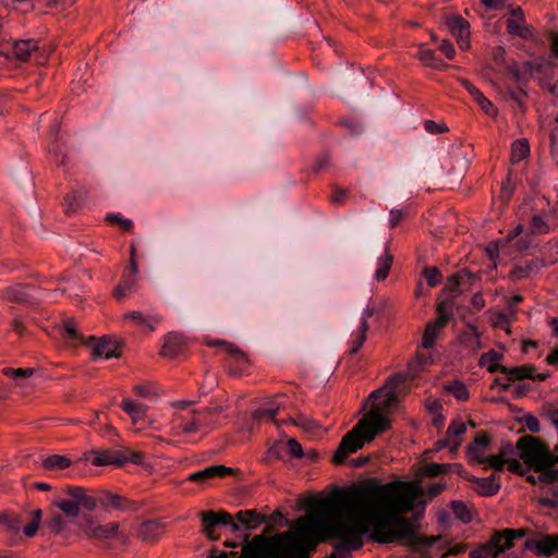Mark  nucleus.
Here are the masks:
<instances>
[{"label":"nucleus","mask_w":558,"mask_h":558,"mask_svg":"<svg viewBox=\"0 0 558 558\" xmlns=\"http://www.w3.org/2000/svg\"><path fill=\"white\" fill-rule=\"evenodd\" d=\"M366 332L367 330L359 329L356 332L355 338L351 341V348L349 350V353L351 355H354L359 352L361 347L364 344L366 340Z\"/></svg>","instance_id":"de8ad7c7"},{"label":"nucleus","mask_w":558,"mask_h":558,"mask_svg":"<svg viewBox=\"0 0 558 558\" xmlns=\"http://www.w3.org/2000/svg\"><path fill=\"white\" fill-rule=\"evenodd\" d=\"M235 519L246 530H254L263 523H267L268 519L266 515L258 513L256 510H241L235 514Z\"/></svg>","instance_id":"6ab92c4d"},{"label":"nucleus","mask_w":558,"mask_h":558,"mask_svg":"<svg viewBox=\"0 0 558 558\" xmlns=\"http://www.w3.org/2000/svg\"><path fill=\"white\" fill-rule=\"evenodd\" d=\"M31 522L23 526V533L27 537L36 535L43 518V511L36 509L29 513ZM23 519L16 514L0 515V526H3L8 532L16 535L22 530Z\"/></svg>","instance_id":"39448f33"},{"label":"nucleus","mask_w":558,"mask_h":558,"mask_svg":"<svg viewBox=\"0 0 558 558\" xmlns=\"http://www.w3.org/2000/svg\"><path fill=\"white\" fill-rule=\"evenodd\" d=\"M331 536L342 546L356 549L361 546V535L364 532L362 523L353 517H340L329 525Z\"/></svg>","instance_id":"20e7f679"},{"label":"nucleus","mask_w":558,"mask_h":558,"mask_svg":"<svg viewBox=\"0 0 558 558\" xmlns=\"http://www.w3.org/2000/svg\"><path fill=\"white\" fill-rule=\"evenodd\" d=\"M446 26L457 39L461 49L469 48L470 24L468 21L460 15H448L446 17Z\"/></svg>","instance_id":"9d476101"},{"label":"nucleus","mask_w":558,"mask_h":558,"mask_svg":"<svg viewBox=\"0 0 558 558\" xmlns=\"http://www.w3.org/2000/svg\"><path fill=\"white\" fill-rule=\"evenodd\" d=\"M61 336L68 345L78 347L81 344H86L88 347H92L93 360H108L111 357L119 356V347L116 341H112L109 337H102L97 342H95L96 339L94 337L85 338L76 329V324L74 320L64 322L61 328Z\"/></svg>","instance_id":"7ed1b4c3"},{"label":"nucleus","mask_w":558,"mask_h":558,"mask_svg":"<svg viewBox=\"0 0 558 558\" xmlns=\"http://www.w3.org/2000/svg\"><path fill=\"white\" fill-rule=\"evenodd\" d=\"M446 469H447V465L446 464H439V463H428L426 466H425V474L427 476H438L442 473L446 472Z\"/></svg>","instance_id":"13d9d810"},{"label":"nucleus","mask_w":558,"mask_h":558,"mask_svg":"<svg viewBox=\"0 0 558 558\" xmlns=\"http://www.w3.org/2000/svg\"><path fill=\"white\" fill-rule=\"evenodd\" d=\"M66 495L75 499L80 511L81 509L87 512L93 511L98 502V497L95 498L92 495H87L85 489L80 486H68Z\"/></svg>","instance_id":"dca6fc26"},{"label":"nucleus","mask_w":558,"mask_h":558,"mask_svg":"<svg viewBox=\"0 0 558 558\" xmlns=\"http://www.w3.org/2000/svg\"><path fill=\"white\" fill-rule=\"evenodd\" d=\"M71 465V460L64 456L52 454L43 460L46 471L64 470Z\"/></svg>","instance_id":"c85d7f7f"},{"label":"nucleus","mask_w":558,"mask_h":558,"mask_svg":"<svg viewBox=\"0 0 558 558\" xmlns=\"http://www.w3.org/2000/svg\"><path fill=\"white\" fill-rule=\"evenodd\" d=\"M66 213H75L82 205L83 196L81 193L74 192L65 196Z\"/></svg>","instance_id":"a18cd8bd"},{"label":"nucleus","mask_w":558,"mask_h":558,"mask_svg":"<svg viewBox=\"0 0 558 558\" xmlns=\"http://www.w3.org/2000/svg\"><path fill=\"white\" fill-rule=\"evenodd\" d=\"M438 48L448 59H452L456 54V50L450 40H442Z\"/></svg>","instance_id":"680f3d73"},{"label":"nucleus","mask_w":558,"mask_h":558,"mask_svg":"<svg viewBox=\"0 0 558 558\" xmlns=\"http://www.w3.org/2000/svg\"><path fill=\"white\" fill-rule=\"evenodd\" d=\"M524 547L538 556L549 557L558 553V534H547L541 539L529 538Z\"/></svg>","instance_id":"9b49d317"},{"label":"nucleus","mask_w":558,"mask_h":558,"mask_svg":"<svg viewBox=\"0 0 558 558\" xmlns=\"http://www.w3.org/2000/svg\"><path fill=\"white\" fill-rule=\"evenodd\" d=\"M451 508L456 517L462 520L463 522H469L471 520V512L463 501L453 500L451 502Z\"/></svg>","instance_id":"58836bf2"},{"label":"nucleus","mask_w":558,"mask_h":558,"mask_svg":"<svg viewBox=\"0 0 558 558\" xmlns=\"http://www.w3.org/2000/svg\"><path fill=\"white\" fill-rule=\"evenodd\" d=\"M474 100L477 102V105L481 107V109L490 117H496L498 111L496 107L493 105V102L487 99L484 94L481 92L480 94H476V97Z\"/></svg>","instance_id":"ea45409f"},{"label":"nucleus","mask_w":558,"mask_h":558,"mask_svg":"<svg viewBox=\"0 0 558 558\" xmlns=\"http://www.w3.org/2000/svg\"><path fill=\"white\" fill-rule=\"evenodd\" d=\"M517 449L520 457L531 463L542 461L547 454L543 444L532 436L519 438L517 441Z\"/></svg>","instance_id":"1a4fd4ad"},{"label":"nucleus","mask_w":558,"mask_h":558,"mask_svg":"<svg viewBox=\"0 0 558 558\" xmlns=\"http://www.w3.org/2000/svg\"><path fill=\"white\" fill-rule=\"evenodd\" d=\"M418 59L427 66H432L437 70H446L449 68L447 63H445L438 56H436L435 51L427 48L421 47L418 50Z\"/></svg>","instance_id":"5701e85b"},{"label":"nucleus","mask_w":558,"mask_h":558,"mask_svg":"<svg viewBox=\"0 0 558 558\" xmlns=\"http://www.w3.org/2000/svg\"><path fill=\"white\" fill-rule=\"evenodd\" d=\"M54 505L70 519H77V523L81 521L83 514L85 512H81L78 510L77 504L73 497H69L68 499H60L54 501Z\"/></svg>","instance_id":"393cba45"},{"label":"nucleus","mask_w":558,"mask_h":558,"mask_svg":"<svg viewBox=\"0 0 558 558\" xmlns=\"http://www.w3.org/2000/svg\"><path fill=\"white\" fill-rule=\"evenodd\" d=\"M437 332L438 331L433 329V327L426 326V329H425V332H424L423 339H422V345L425 349H430L434 347L435 340L437 338Z\"/></svg>","instance_id":"3c124183"},{"label":"nucleus","mask_w":558,"mask_h":558,"mask_svg":"<svg viewBox=\"0 0 558 558\" xmlns=\"http://www.w3.org/2000/svg\"><path fill=\"white\" fill-rule=\"evenodd\" d=\"M93 459L92 463L97 466L102 465H116V466H123L124 465V459L123 453L121 451L116 450H94L92 451Z\"/></svg>","instance_id":"2eb2a0df"},{"label":"nucleus","mask_w":558,"mask_h":558,"mask_svg":"<svg viewBox=\"0 0 558 558\" xmlns=\"http://www.w3.org/2000/svg\"><path fill=\"white\" fill-rule=\"evenodd\" d=\"M466 478L474 484V489L482 496H494L499 492L501 486L499 477L495 474L488 477L470 475Z\"/></svg>","instance_id":"f8f14e48"},{"label":"nucleus","mask_w":558,"mask_h":558,"mask_svg":"<svg viewBox=\"0 0 558 558\" xmlns=\"http://www.w3.org/2000/svg\"><path fill=\"white\" fill-rule=\"evenodd\" d=\"M502 359V354L498 353L495 350H489L488 352L482 354L480 359V365L485 366L492 364V362H499Z\"/></svg>","instance_id":"6e6d98bb"},{"label":"nucleus","mask_w":558,"mask_h":558,"mask_svg":"<svg viewBox=\"0 0 558 558\" xmlns=\"http://www.w3.org/2000/svg\"><path fill=\"white\" fill-rule=\"evenodd\" d=\"M98 501L104 507H112L116 510L128 511L133 508V502L113 493L101 490L98 495Z\"/></svg>","instance_id":"a211bd4d"},{"label":"nucleus","mask_w":558,"mask_h":558,"mask_svg":"<svg viewBox=\"0 0 558 558\" xmlns=\"http://www.w3.org/2000/svg\"><path fill=\"white\" fill-rule=\"evenodd\" d=\"M287 451L290 456L294 458H302L303 457V449L302 446L298 442V440L291 438L286 444Z\"/></svg>","instance_id":"5fc2aeb1"},{"label":"nucleus","mask_w":558,"mask_h":558,"mask_svg":"<svg viewBox=\"0 0 558 558\" xmlns=\"http://www.w3.org/2000/svg\"><path fill=\"white\" fill-rule=\"evenodd\" d=\"M126 317L136 322L140 325L147 326L149 330H154V326L144 317L141 312L133 311L126 314Z\"/></svg>","instance_id":"bf43d9fd"},{"label":"nucleus","mask_w":558,"mask_h":558,"mask_svg":"<svg viewBox=\"0 0 558 558\" xmlns=\"http://www.w3.org/2000/svg\"><path fill=\"white\" fill-rule=\"evenodd\" d=\"M539 504L543 507L550 508V509L558 508V490L555 489L553 492L551 496H542V497H539Z\"/></svg>","instance_id":"4d7b16f0"},{"label":"nucleus","mask_w":558,"mask_h":558,"mask_svg":"<svg viewBox=\"0 0 558 558\" xmlns=\"http://www.w3.org/2000/svg\"><path fill=\"white\" fill-rule=\"evenodd\" d=\"M121 452L123 453L124 464L131 462L133 464L140 465L144 462V454L140 451L128 449Z\"/></svg>","instance_id":"09e8293b"},{"label":"nucleus","mask_w":558,"mask_h":558,"mask_svg":"<svg viewBox=\"0 0 558 558\" xmlns=\"http://www.w3.org/2000/svg\"><path fill=\"white\" fill-rule=\"evenodd\" d=\"M203 532L210 539H218L216 529L219 526H230L233 531L240 529L239 524L234 522L230 513L227 511H205L201 512Z\"/></svg>","instance_id":"0eeeda50"},{"label":"nucleus","mask_w":558,"mask_h":558,"mask_svg":"<svg viewBox=\"0 0 558 558\" xmlns=\"http://www.w3.org/2000/svg\"><path fill=\"white\" fill-rule=\"evenodd\" d=\"M121 408L131 415L134 420L140 418L146 411L147 407L143 403H137L131 399H123Z\"/></svg>","instance_id":"72a5a7b5"},{"label":"nucleus","mask_w":558,"mask_h":558,"mask_svg":"<svg viewBox=\"0 0 558 558\" xmlns=\"http://www.w3.org/2000/svg\"><path fill=\"white\" fill-rule=\"evenodd\" d=\"M38 46L34 39L16 40L12 46V53L21 61L31 59L32 53L37 50Z\"/></svg>","instance_id":"4be33fe9"},{"label":"nucleus","mask_w":558,"mask_h":558,"mask_svg":"<svg viewBox=\"0 0 558 558\" xmlns=\"http://www.w3.org/2000/svg\"><path fill=\"white\" fill-rule=\"evenodd\" d=\"M4 296L11 302L28 303L33 299L24 286H14L5 289Z\"/></svg>","instance_id":"a878e982"},{"label":"nucleus","mask_w":558,"mask_h":558,"mask_svg":"<svg viewBox=\"0 0 558 558\" xmlns=\"http://www.w3.org/2000/svg\"><path fill=\"white\" fill-rule=\"evenodd\" d=\"M477 277L468 269H461L448 279V287L451 291L460 293V287L463 284H474Z\"/></svg>","instance_id":"412c9836"},{"label":"nucleus","mask_w":558,"mask_h":558,"mask_svg":"<svg viewBox=\"0 0 558 558\" xmlns=\"http://www.w3.org/2000/svg\"><path fill=\"white\" fill-rule=\"evenodd\" d=\"M424 129L426 132L430 134H439L448 131V128L444 123H437L433 120H425L424 121Z\"/></svg>","instance_id":"864d4df0"},{"label":"nucleus","mask_w":558,"mask_h":558,"mask_svg":"<svg viewBox=\"0 0 558 558\" xmlns=\"http://www.w3.org/2000/svg\"><path fill=\"white\" fill-rule=\"evenodd\" d=\"M548 41L551 52L558 57V31L548 34Z\"/></svg>","instance_id":"774afa93"},{"label":"nucleus","mask_w":558,"mask_h":558,"mask_svg":"<svg viewBox=\"0 0 558 558\" xmlns=\"http://www.w3.org/2000/svg\"><path fill=\"white\" fill-rule=\"evenodd\" d=\"M437 539L438 538L436 536L427 537V536H421L417 534V538L415 541H402V542L407 543V544L418 545V546H422L425 548H429L436 544Z\"/></svg>","instance_id":"603ef678"},{"label":"nucleus","mask_w":558,"mask_h":558,"mask_svg":"<svg viewBox=\"0 0 558 558\" xmlns=\"http://www.w3.org/2000/svg\"><path fill=\"white\" fill-rule=\"evenodd\" d=\"M49 529L54 533H62L65 526V520L60 513H56L51 517L49 523Z\"/></svg>","instance_id":"8fccbe9b"},{"label":"nucleus","mask_w":558,"mask_h":558,"mask_svg":"<svg viewBox=\"0 0 558 558\" xmlns=\"http://www.w3.org/2000/svg\"><path fill=\"white\" fill-rule=\"evenodd\" d=\"M2 373L14 379L15 381H21L25 378H28L29 376L33 375V369L32 368H11V367H7V368H3L2 369Z\"/></svg>","instance_id":"e433bc0d"},{"label":"nucleus","mask_w":558,"mask_h":558,"mask_svg":"<svg viewBox=\"0 0 558 558\" xmlns=\"http://www.w3.org/2000/svg\"><path fill=\"white\" fill-rule=\"evenodd\" d=\"M525 426L532 433H538L541 430L539 421L531 414L525 416Z\"/></svg>","instance_id":"e2e57ef3"},{"label":"nucleus","mask_w":558,"mask_h":558,"mask_svg":"<svg viewBox=\"0 0 558 558\" xmlns=\"http://www.w3.org/2000/svg\"><path fill=\"white\" fill-rule=\"evenodd\" d=\"M530 227L533 234H546L549 232L548 223L538 215L532 217Z\"/></svg>","instance_id":"37998d69"},{"label":"nucleus","mask_w":558,"mask_h":558,"mask_svg":"<svg viewBox=\"0 0 558 558\" xmlns=\"http://www.w3.org/2000/svg\"><path fill=\"white\" fill-rule=\"evenodd\" d=\"M525 97H526V93L522 88H519L515 90V89H512L509 87L504 95L505 99H507V100L509 99V100L513 101L521 111L525 110V105H524Z\"/></svg>","instance_id":"c9c22d12"},{"label":"nucleus","mask_w":558,"mask_h":558,"mask_svg":"<svg viewBox=\"0 0 558 558\" xmlns=\"http://www.w3.org/2000/svg\"><path fill=\"white\" fill-rule=\"evenodd\" d=\"M233 473L231 468H227L225 465H210L201 471L194 472L189 475L187 480L204 484L215 477H225Z\"/></svg>","instance_id":"4468645a"},{"label":"nucleus","mask_w":558,"mask_h":558,"mask_svg":"<svg viewBox=\"0 0 558 558\" xmlns=\"http://www.w3.org/2000/svg\"><path fill=\"white\" fill-rule=\"evenodd\" d=\"M403 381H404V377L400 374H396L389 378V380H388L389 391L387 393L389 403L397 401L398 396H397L396 389Z\"/></svg>","instance_id":"c03bdc74"},{"label":"nucleus","mask_w":558,"mask_h":558,"mask_svg":"<svg viewBox=\"0 0 558 558\" xmlns=\"http://www.w3.org/2000/svg\"><path fill=\"white\" fill-rule=\"evenodd\" d=\"M392 259V255L388 252V248L386 247L384 255L378 257L377 260V269L374 275L376 280L380 281L387 278L389 270L391 268Z\"/></svg>","instance_id":"bb28decb"},{"label":"nucleus","mask_w":558,"mask_h":558,"mask_svg":"<svg viewBox=\"0 0 558 558\" xmlns=\"http://www.w3.org/2000/svg\"><path fill=\"white\" fill-rule=\"evenodd\" d=\"M448 390L460 401H464L469 398V391L466 386L456 380L448 386Z\"/></svg>","instance_id":"79ce46f5"},{"label":"nucleus","mask_w":558,"mask_h":558,"mask_svg":"<svg viewBox=\"0 0 558 558\" xmlns=\"http://www.w3.org/2000/svg\"><path fill=\"white\" fill-rule=\"evenodd\" d=\"M78 526L87 537L94 539H110L119 531V523L110 522L106 525H97L90 514H83Z\"/></svg>","instance_id":"6e6552de"},{"label":"nucleus","mask_w":558,"mask_h":558,"mask_svg":"<svg viewBox=\"0 0 558 558\" xmlns=\"http://www.w3.org/2000/svg\"><path fill=\"white\" fill-rule=\"evenodd\" d=\"M414 506L413 497L401 496L388 508L384 507V501H375L364 505V510L380 515L379 526L386 542L415 541L417 533L412 522L404 517V513L412 511Z\"/></svg>","instance_id":"f257e3e1"},{"label":"nucleus","mask_w":558,"mask_h":558,"mask_svg":"<svg viewBox=\"0 0 558 558\" xmlns=\"http://www.w3.org/2000/svg\"><path fill=\"white\" fill-rule=\"evenodd\" d=\"M526 535V530L505 529L495 532L492 538L484 543V549L487 550L492 558H497L501 553L512 548L513 542Z\"/></svg>","instance_id":"423d86ee"},{"label":"nucleus","mask_w":558,"mask_h":558,"mask_svg":"<svg viewBox=\"0 0 558 558\" xmlns=\"http://www.w3.org/2000/svg\"><path fill=\"white\" fill-rule=\"evenodd\" d=\"M135 283L136 278L124 275L122 282L114 289V296L118 300L123 299L128 293H130L133 290Z\"/></svg>","instance_id":"f704fd0d"},{"label":"nucleus","mask_w":558,"mask_h":558,"mask_svg":"<svg viewBox=\"0 0 558 558\" xmlns=\"http://www.w3.org/2000/svg\"><path fill=\"white\" fill-rule=\"evenodd\" d=\"M511 449V445H507L502 451L500 452V454H497V456H490L488 458H485V459H480L477 457V460L480 462H486L487 465L492 469H494L495 471L497 472H502L505 470V465H506V459H505V456L508 454V451Z\"/></svg>","instance_id":"c756f323"},{"label":"nucleus","mask_w":558,"mask_h":558,"mask_svg":"<svg viewBox=\"0 0 558 558\" xmlns=\"http://www.w3.org/2000/svg\"><path fill=\"white\" fill-rule=\"evenodd\" d=\"M248 546L246 545L244 547V553L242 555H239L238 553H226V551H222L218 555H215V554H211L210 556H208L207 558H248Z\"/></svg>","instance_id":"052dcab7"},{"label":"nucleus","mask_w":558,"mask_h":558,"mask_svg":"<svg viewBox=\"0 0 558 558\" xmlns=\"http://www.w3.org/2000/svg\"><path fill=\"white\" fill-rule=\"evenodd\" d=\"M466 430V426L463 422L452 421L447 429V438L444 440L445 446H449L451 437L461 436Z\"/></svg>","instance_id":"4c0bfd02"},{"label":"nucleus","mask_w":558,"mask_h":558,"mask_svg":"<svg viewBox=\"0 0 558 558\" xmlns=\"http://www.w3.org/2000/svg\"><path fill=\"white\" fill-rule=\"evenodd\" d=\"M347 197V191L340 187H336L330 197V202L341 205Z\"/></svg>","instance_id":"338daca9"},{"label":"nucleus","mask_w":558,"mask_h":558,"mask_svg":"<svg viewBox=\"0 0 558 558\" xmlns=\"http://www.w3.org/2000/svg\"><path fill=\"white\" fill-rule=\"evenodd\" d=\"M489 437L484 432H480L476 434L474 438V446L485 449L489 445Z\"/></svg>","instance_id":"69168bd1"},{"label":"nucleus","mask_w":558,"mask_h":558,"mask_svg":"<svg viewBox=\"0 0 558 558\" xmlns=\"http://www.w3.org/2000/svg\"><path fill=\"white\" fill-rule=\"evenodd\" d=\"M530 153L529 142L525 138L515 140L512 143L511 148V162L513 165L519 163L525 157H527Z\"/></svg>","instance_id":"cd10ccee"},{"label":"nucleus","mask_w":558,"mask_h":558,"mask_svg":"<svg viewBox=\"0 0 558 558\" xmlns=\"http://www.w3.org/2000/svg\"><path fill=\"white\" fill-rule=\"evenodd\" d=\"M162 531V523L157 520H147L137 529V536L144 542H156Z\"/></svg>","instance_id":"aec40b11"},{"label":"nucleus","mask_w":558,"mask_h":558,"mask_svg":"<svg viewBox=\"0 0 558 558\" xmlns=\"http://www.w3.org/2000/svg\"><path fill=\"white\" fill-rule=\"evenodd\" d=\"M507 29L510 34L520 37H527L530 29L525 25L524 13L521 8L511 10V17L507 21Z\"/></svg>","instance_id":"f3484780"},{"label":"nucleus","mask_w":558,"mask_h":558,"mask_svg":"<svg viewBox=\"0 0 558 558\" xmlns=\"http://www.w3.org/2000/svg\"><path fill=\"white\" fill-rule=\"evenodd\" d=\"M374 315V308L371 306H367L362 314L361 322L359 325V329L368 330V323L367 319Z\"/></svg>","instance_id":"0e129e2a"},{"label":"nucleus","mask_w":558,"mask_h":558,"mask_svg":"<svg viewBox=\"0 0 558 558\" xmlns=\"http://www.w3.org/2000/svg\"><path fill=\"white\" fill-rule=\"evenodd\" d=\"M279 408H280V405L278 403H276L275 401L270 402V403L264 405L263 408H259L256 412V416L257 417H270L274 420L275 416L279 412Z\"/></svg>","instance_id":"49530a36"},{"label":"nucleus","mask_w":558,"mask_h":558,"mask_svg":"<svg viewBox=\"0 0 558 558\" xmlns=\"http://www.w3.org/2000/svg\"><path fill=\"white\" fill-rule=\"evenodd\" d=\"M423 275L427 281V284L432 288L438 286L442 280V275L436 267L424 268Z\"/></svg>","instance_id":"a19ab883"},{"label":"nucleus","mask_w":558,"mask_h":558,"mask_svg":"<svg viewBox=\"0 0 558 558\" xmlns=\"http://www.w3.org/2000/svg\"><path fill=\"white\" fill-rule=\"evenodd\" d=\"M208 347H220L222 348L230 356H232L236 361L246 360L245 354L234 347L232 343H229L223 340H211L207 342Z\"/></svg>","instance_id":"2f4dec72"},{"label":"nucleus","mask_w":558,"mask_h":558,"mask_svg":"<svg viewBox=\"0 0 558 558\" xmlns=\"http://www.w3.org/2000/svg\"><path fill=\"white\" fill-rule=\"evenodd\" d=\"M506 376L508 377L509 380L534 378V367L527 365L508 367Z\"/></svg>","instance_id":"7c9ffc66"},{"label":"nucleus","mask_w":558,"mask_h":558,"mask_svg":"<svg viewBox=\"0 0 558 558\" xmlns=\"http://www.w3.org/2000/svg\"><path fill=\"white\" fill-rule=\"evenodd\" d=\"M185 350V338L179 332H170L166 336L161 355L169 359H174L182 354Z\"/></svg>","instance_id":"ddd939ff"},{"label":"nucleus","mask_w":558,"mask_h":558,"mask_svg":"<svg viewBox=\"0 0 558 558\" xmlns=\"http://www.w3.org/2000/svg\"><path fill=\"white\" fill-rule=\"evenodd\" d=\"M389 426L388 417L380 412L379 408L372 410L343 436L333 454V463H344L350 453L356 452L365 442L372 441L378 434L387 430Z\"/></svg>","instance_id":"f03ea898"},{"label":"nucleus","mask_w":558,"mask_h":558,"mask_svg":"<svg viewBox=\"0 0 558 558\" xmlns=\"http://www.w3.org/2000/svg\"><path fill=\"white\" fill-rule=\"evenodd\" d=\"M449 303L442 301L437 306V318L427 324L428 327H433L436 331L447 326L448 322L452 317V312L449 311Z\"/></svg>","instance_id":"b1692460"},{"label":"nucleus","mask_w":558,"mask_h":558,"mask_svg":"<svg viewBox=\"0 0 558 558\" xmlns=\"http://www.w3.org/2000/svg\"><path fill=\"white\" fill-rule=\"evenodd\" d=\"M193 413L195 414L194 418L190 422H185L182 424V432L185 435L194 434L198 432L201 428L209 426L207 422L197 416L202 413V411L194 410Z\"/></svg>","instance_id":"473e14b6"}]
</instances>
